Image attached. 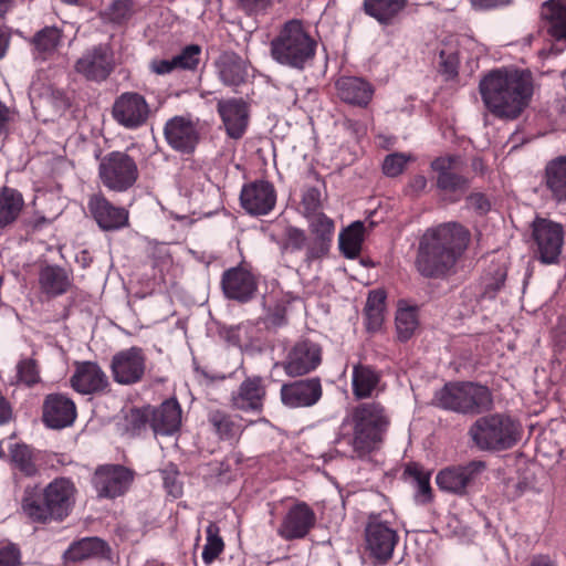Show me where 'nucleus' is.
<instances>
[{
	"instance_id": "nucleus-47",
	"label": "nucleus",
	"mask_w": 566,
	"mask_h": 566,
	"mask_svg": "<svg viewBox=\"0 0 566 566\" xmlns=\"http://www.w3.org/2000/svg\"><path fill=\"white\" fill-rule=\"evenodd\" d=\"M202 49L198 44L186 45L179 54L174 56V63L177 70L191 71L198 70L201 62Z\"/></svg>"
},
{
	"instance_id": "nucleus-46",
	"label": "nucleus",
	"mask_w": 566,
	"mask_h": 566,
	"mask_svg": "<svg viewBox=\"0 0 566 566\" xmlns=\"http://www.w3.org/2000/svg\"><path fill=\"white\" fill-rule=\"evenodd\" d=\"M406 473L411 476L417 488V501L427 504L432 500V489L430 486V474L424 472L421 467L413 463L407 467Z\"/></svg>"
},
{
	"instance_id": "nucleus-31",
	"label": "nucleus",
	"mask_w": 566,
	"mask_h": 566,
	"mask_svg": "<svg viewBox=\"0 0 566 566\" xmlns=\"http://www.w3.org/2000/svg\"><path fill=\"white\" fill-rule=\"evenodd\" d=\"M111 547L99 537H84L70 545L64 558L70 562H81L88 558H109Z\"/></svg>"
},
{
	"instance_id": "nucleus-43",
	"label": "nucleus",
	"mask_w": 566,
	"mask_h": 566,
	"mask_svg": "<svg viewBox=\"0 0 566 566\" xmlns=\"http://www.w3.org/2000/svg\"><path fill=\"white\" fill-rule=\"evenodd\" d=\"M224 549V542L220 536V527L217 523L210 522L206 530V545L202 549L205 564L210 565Z\"/></svg>"
},
{
	"instance_id": "nucleus-28",
	"label": "nucleus",
	"mask_w": 566,
	"mask_h": 566,
	"mask_svg": "<svg viewBox=\"0 0 566 566\" xmlns=\"http://www.w3.org/2000/svg\"><path fill=\"white\" fill-rule=\"evenodd\" d=\"M217 108L224 124L227 134L234 139L241 138L248 125L247 104L242 99L230 98L219 101Z\"/></svg>"
},
{
	"instance_id": "nucleus-17",
	"label": "nucleus",
	"mask_w": 566,
	"mask_h": 566,
	"mask_svg": "<svg viewBox=\"0 0 566 566\" xmlns=\"http://www.w3.org/2000/svg\"><path fill=\"white\" fill-rule=\"evenodd\" d=\"M258 285V276L243 264L228 269L221 277L224 296L239 303H248L254 298Z\"/></svg>"
},
{
	"instance_id": "nucleus-38",
	"label": "nucleus",
	"mask_w": 566,
	"mask_h": 566,
	"mask_svg": "<svg viewBox=\"0 0 566 566\" xmlns=\"http://www.w3.org/2000/svg\"><path fill=\"white\" fill-rule=\"evenodd\" d=\"M24 206L22 195L9 187L0 191V228H4L17 220Z\"/></svg>"
},
{
	"instance_id": "nucleus-64",
	"label": "nucleus",
	"mask_w": 566,
	"mask_h": 566,
	"mask_svg": "<svg viewBox=\"0 0 566 566\" xmlns=\"http://www.w3.org/2000/svg\"><path fill=\"white\" fill-rule=\"evenodd\" d=\"M527 566H558L548 555H535Z\"/></svg>"
},
{
	"instance_id": "nucleus-25",
	"label": "nucleus",
	"mask_w": 566,
	"mask_h": 566,
	"mask_svg": "<svg viewBox=\"0 0 566 566\" xmlns=\"http://www.w3.org/2000/svg\"><path fill=\"white\" fill-rule=\"evenodd\" d=\"M322 395V384L317 377L284 384L280 391L283 405L290 408L314 406Z\"/></svg>"
},
{
	"instance_id": "nucleus-59",
	"label": "nucleus",
	"mask_w": 566,
	"mask_h": 566,
	"mask_svg": "<svg viewBox=\"0 0 566 566\" xmlns=\"http://www.w3.org/2000/svg\"><path fill=\"white\" fill-rule=\"evenodd\" d=\"M467 202L470 208L480 214H484L491 209L489 199L481 192H475L468 196Z\"/></svg>"
},
{
	"instance_id": "nucleus-33",
	"label": "nucleus",
	"mask_w": 566,
	"mask_h": 566,
	"mask_svg": "<svg viewBox=\"0 0 566 566\" xmlns=\"http://www.w3.org/2000/svg\"><path fill=\"white\" fill-rule=\"evenodd\" d=\"M541 17L548 23V32L566 43V0H548L542 4Z\"/></svg>"
},
{
	"instance_id": "nucleus-23",
	"label": "nucleus",
	"mask_w": 566,
	"mask_h": 566,
	"mask_svg": "<svg viewBox=\"0 0 566 566\" xmlns=\"http://www.w3.org/2000/svg\"><path fill=\"white\" fill-rule=\"evenodd\" d=\"M266 385L261 376L247 377L231 394L230 406L232 409L248 412L261 413L266 398Z\"/></svg>"
},
{
	"instance_id": "nucleus-11",
	"label": "nucleus",
	"mask_w": 566,
	"mask_h": 566,
	"mask_svg": "<svg viewBox=\"0 0 566 566\" xmlns=\"http://www.w3.org/2000/svg\"><path fill=\"white\" fill-rule=\"evenodd\" d=\"M203 133V123L190 114L176 115L164 126L167 144L180 154H192L199 145Z\"/></svg>"
},
{
	"instance_id": "nucleus-3",
	"label": "nucleus",
	"mask_w": 566,
	"mask_h": 566,
	"mask_svg": "<svg viewBox=\"0 0 566 566\" xmlns=\"http://www.w3.org/2000/svg\"><path fill=\"white\" fill-rule=\"evenodd\" d=\"M469 239V232L455 222L427 229L420 238L415 261L418 272L430 279L447 276L467 249Z\"/></svg>"
},
{
	"instance_id": "nucleus-22",
	"label": "nucleus",
	"mask_w": 566,
	"mask_h": 566,
	"mask_svg": "<svg viewBox=\"0 0 566 566\" xmlns=\"http://www.w3.org/2000/svg\"><path fill=\"white\" fill-rule=\"evenodd\" d=\"M77 417L75 402L65 394L54 392L45 396L42 405V421L50 429L71 427Z\"/></svg>"
},
{
	"instance_id": "nucleus-7",
	"label": "nucleus",
	"mask_w": 566,
	"mask_h": 566,
	"mask_svg": "<svg viewBox=\"0 0 566 566\" xmlns=\"http://www.w3.org/2000/svg\"><path fill=\"white\" fill-rule=\"evenodd\" d=\"M520 433V424L504 413L480 417L469 429L470 438L483 451L507 450L518 441Z\"/></svg>"
},
{
	"instance_id": "nucleus-49",
	"label": "nucleus",
	"mask_w": 566,
	"mask_h": 566,
	"mask_svg": "<svg viewBox=\"0 0 566 566\" xmlns=\"http://www.w3.org/2000/svg\"><path fill=\"white\" fill-rule=\"evenodd\" d=\"M490 274H492V277L484 279V295L492 298L504 285L507 275L506 266L496 265Z\"/></svg>"
},
{
	"instance_id": "nucleus-56",
	"label": "nucleus",
	"mask_w": 566,
	"mask_h": 566,
	"mask_svg": "<svg viewBox=\"0 0 566 566\" xmlns=\"http://www.w3.org/2000/svg\"><path fill=\"white\" fill-rule=\"evenodd\" d=\"M22 554L18 545L7 544L0 547V566H21Z\"/></svg>"
},
{
	"instance_id": "nucleus-30",
	"label": "nucleus",
	"mask_w": 566,
	"mask_h": 566,
	"mask_svg": "<svg viewBox=\"0 0 566 566\" xmlns=\"http://www.w3.org/2000/svg\"><path fill=\"white\" fill-rule=\"evenodd\" d=\"M336 87L342 101L358 106H367L374 94L373 86L359 77H342L337 81Z\"/></svg>"
},
{
	"instance_id": "nucleus-41",
	"label": "nucleus",
	"mask_w": 566,
	"mask_h": 566,
	"mask_svg": "<svg viewBox=\"0 0 566 566\" xmlns=\"http://www.w3.org/2000/svg\"><path fill=\"white\" fill-rule=\"evenodd\" d=\"M365 226L361 221L353 222L339 234V249L348 259H355L361 251Z\"/></svg>"
},
{
	"instance_id": "nucleus-26",
	"label": "nucleus",
	"mask_w": 566,
	"mask_h": 566,
	"mask_svg": "<svg viewBox=\"0 0 566 566\" xmlns=\"http://www.w3.org/2000/svg\"><path fill=\"white\" fill-rule=\"evenodd\" d=\"M240 200L248 213L264 216L274 208L276 191L269 181L258 180L243 186Z\"/></svg>"
},
{
	"instance_id": "nucleus-16",
	"label": "nucleus",
	"mask_w": 566,
	"mask_h": 566,
	"mask_svg": "<svg viewBox=\"0 0 566 566\" xmlns=\"http://www.w3.org/2000/svg\"><path fill=\"white\" fill-rule=\"evenodd\" d=\"M112 115L120 126L136 129L147 123L150 116V106L142 94L125 92L115 99Z\"/></svg>"
},
{
	"instance_id": "nucleus-42",
	"label": "nucleus",
	"mask_w": 566,
	"mask_h": 566,
	"mask_svg": "<svg viewBox=\"0 0 566 566\" xmlns=\"http://www.w3.org/2000/svg\"><path fill=\"white\" fill-rule=\"evenodd\" d=\"M62 32L55 27H46L36 32L32 44L38 56L45 60L52 55L61 43Z\"/></svg>"
},
{
	"instance_id": "nucleus-39",
	"label": "nucleus",
	"mask_w": 566,
	"mask_h": 566,
	"mask_svg": "<svg viewBox=\"0 0 566 566\" xmlns=\"http://www.w3.org/2000/svg\"><path fill=\"white\" fill-rule=\"evenodd\" d=\"M405 0H365L364 10L380 23H390L403 9Z\"/></svg>"
},
{
	"instance_id": "nucleus-32",
	"label": "nucleus",
	"mask_w": 566,
	"mask_h": 566,
	"mask_svg": "<svg viewBox=\"0 0 566 566\" xmlns=\"http://www.w3.org/2000/svg\"><path fill=\"white\" fill-rule=\"evenodd\" d=\"M381 380V375L369 365L357 364L353 368L352 388L357 399L370 398Z\"/></svg>"
},
{
	"instance_id": "nucleus-34",
	"label": "nucleus",
	"mask_w": 566,
	"mask_h": 566,
	"mask_svg": "<svg viewBox=\"0 0 566 566\" xmlns=\"http://www.w3.org/2000/svg\"><path fill=\"white\" fill-rule=\"evenodd\" d=\"M208 422L221 440L238 441L244 430L237 417L220 409L209 411Z\"/></svg>"
},
{
	"instance_id": "nucleus-2",
	"label": "nucleus",
	"mask_w": 566,
	"mask_h": 566,
	"mask_svg": "<svg viewBox=\"0 0 566 566\" xmlns=\"http://www.w3.org/2000/svg\"><path fill=\"white\" fill-rule=\"evenodd\" d=\"M391 418L379 401H366L350 408L343 419L336 444L346 446L343 452L350 459H361L384 442Z\"/></svg>"
},
{
	"instance_id": "nucleus-14",
	"label": "nucleus",
	"mask_w": 566,
	"mask_h": 566,
	"mask_svg": "<svg viewBox=\"0 0 566 566\" xmlns=\"http://www.w3.org/2000/svg\"><path fill=\"white\" fill-rule=\"evenodd\" d=\"M139 427L151 428L155 434L171 436L181 424V408L176 399H168L159 407H145L135 418Z\"/></svg>"
},
{
	"instance_id": "nucleus-48",
	"label": "nucleus",
	"mask_w": 566,
	"mask_h": 566,
	"mask_svg": "<svg viewBox=\"0 0 566 566\" xmlns=\"http://www.w3.org/2000/svg\"><path fill=\"white\" fill-rule=\"evenodd\" d=\"M418 326L416 311L411 307L399 308L396 314V327L400 340H408Z\"/></svg>"
},
{
	"instance_id": "nucleus-40",
	"label": "nucleus",
	"mask_w": 566,
	"mask_h": 566,
	"mask_svg": "<svg viewBox=\"0 0 566 566\" xmlns=\"http://www.w3.org/2000/svg\"><path fill=\"white\" fill-rule=\"evenodd\" d=\"M365 315L368 331H377L381 327L386 315V293L382 290L369 292Z\"/></svg>"
},
{
	"instance_id": "nucleus-15",
	"label": "nucleus",
	"mask_w": 566,
	"mask_h": 566,
	"mask_svg": "<svg viewBox=\"0 0 566 566\" xmlns=\"http://www.w3.org/2000/svg\"><path fill=\"white\" fill-rule=\"evenodd\" d=\"M485 469V462L480 460H473L460 465H451L437 474L436 482L442 491L464 495L468 489L479 480Z\"/></svg>"
},
{
	"instance_id": "nucleus-21",
	"label": "nucleus",
	"mask_w": 566,
	"mask_h": 566,
	"mask_svg": "<svg viewBox=\"0 0 566 566\" xmlns=\"http://www.w3.org/2000/svg\"><path fill=\"white\" fill-rule=\"evenodd\" d=\"M134 480V472L119 464L101 465L93 476L99 496L114 499L123 495Z\"/></svg>"
},
{
	"instance_id": "nucleus-24",
	"label": "nucleus",
	"mask_w": 566,
	"mask_h": 566,
	"mask_svg": "<svg viewBox=\"0 0 566 566\" xmlns=\"http://www.w3.org/2000/svg\"><path fill=\"white\" fill-rule=\"evenodd\" d=\"M316 524V514L305 502H297L284 515L277 534L286 539L304 538Z\"/></svg>"
},
{
	"instance_id": "nucleus-9",
	"label": "nucleus",
	"mask_w": 566,
	"mask_h": 566,
	"mask_svg": "<svg viewBox=\"0 0 566 566\" xmlns=\"http://www.w3.org/2000/svg\"><path fill=\"white\" fill-rule=\"evenodd\" d=\"M394 527L392 513H371L365 527V549L378 564H386L398 543Z\"/></svg>"
},
{
	"instance_id": "nucleus-51",
	"label": "nucleus",
	"mask_w": 566,
	"mask_h": 566,
	"mask_svg": "<svg viewBox=\"0 0 566 566\" xmlns=\"http://www.w3.org/2000/svg\"><path fill=\"white\" fill-rule=\"evenodd\" d=\"M18 378L21 382L27 386H33L40 380L39 370L35 360L33 359H23L18 366Z\"/></svg>"
},
{
	"instance_id": "nucleus-20",
	"label": "nucleus",
	"mask_w": 566,
	"mask_h": 566,
	"mask_svg": "<svg viewBox=\"0 0 566 566\" xmlns=\"http://www.w3.org/2000/svg\"><path fill=\"white\" fill-rule=\"evenodd\" d=\"M87 209L97 226L104 231H116L129 224V212L115 206L103 192L88 197Z\"/></svg>"
},
{
	"instance_id": "nucleus-27",
	"label": "nucleus",
	"mask_w": 566,
	"mask_h": 566,
	"mask_svg": "<svg viewBox=\"0 0 566 566\" xmlns=\"http://www.w3.org/2000/svg\"><path fill=\"white\" fill-rule=\"evenodd\" d=\"M70 382L72 388L82 395L101 394L109 387L107 375L95 361L76 363Z\"/></svg>"
},
{
	"instance_id": "nucleus-36",
	"label": "nucleus",
	"mask_w": 566,
	"mask_h": 566,
	"mask_svg": "<svg viewBox=\"0 0 566 566\" xmlns=\"http://www.w3.org/2000/svg\"><path fill=\"white\" fill-rule=\"evenodd\" d=\"M39 284L46 295L57 296L67 292L71 280L64 269L57 265H45L39 273Z\"/></svg>"
},
{
	"instance_id": "nucleus-13",
	"label": "nucleus",
	"mask_w": 566,
	"mask_h": 566,
	"mask_svg": "<svg viewBox=\"0 0 566 566\" xmlns=\"http://www.w3.org/2000/svg\"><path fill=\"white\" fill-rule=\"evenodd\" d=\"M534 252L542 263H557L564 243L562 224L544 218H536L532 224Z\"/></svg>"
},
{
	"instance_id": "nucleus-6",
	"label": "nucleus",
	"mask_w": 566,
	"mask_h": 566,
	"mask_svg": "<svg viewBox=\"0 0 566 566\" xmlns=\"http://www.w3.org/2000/svg\"><path fill=\"white\" fill-rule=\"evenodd\" d=\"M438 407L461 415H480L493 407L491 390L472 381L447 382L434 395Z\"/></svg>"
},
{
	"instance_id": "nucleus-19",
	"label": "nucleus",
	"mask_w": 566,
	"mask_h": 566,
	"mask_svg": "<svg viewBox=\"0 0 566 566\" xmlns=\"http://www.w3.org/2000/svg\"><path fill=\"white\" fill-rule=\"evenodd\" d=\"M322 363V348L310 339L297 340L287 352L282 367L286 375L297 377L315 370Z\"/></svg>"
},
{
	"instance_id": "nucleus-37",
	"label": "nucleus",
	"mask_w": 566,
	"mask_h": 566,
	"mask_svg": "<svg viewBox=\"0 0 566 566\" xmlns=\"http://www.w3.org/2000/svg\"><path fill=\"white\" fill-rule=\"evenodd\" d=\"M545 182L554 199L566 201V157H558L547 164Z\"/></svg>"
},
{
	"instance_id": "nucleus-45",
	"label": "nucleus",
	"mask_w": 566,
	"mask_h": 566,
	"mask_svg": "<svg viewBox=\"0 0 566 566\" xmlns=\"http://www.w3.org/2000/svg\"><path fill=\"white\" fill-rule=\"evenodd\" d=\"M307 237L304 230L286 226L277 240L282 253H293L305 248Z\"/></svg>"
},
{
	"instance_id": "nucleus-35",
	"label": "nucleus",
	"mask_w": 566,
	"mask_h": 566,
	"mask_svg": "<svg viewBox=\"0 0 566 566\" xmlns=\"http://www.w3.org/2000/svg\"><path fill=\"white\" fill-rule=\"evenodd\" d=\"M219 78L227 86H239L245 81L244 62L234 53H223L216 62Z\"/></svg>"
},
{
	"instance_id": "nucleus-58",
	"label": "nucleus",
	"mask_w": 566,
	"mask_h": 566,
	"mask_svg": "<svg viewBox=\"0 0 566 566\" xmlns=\"http://www.w3.org/2000/svg\"><path fill=\"white\" fill-rule=\"evenodd\" d=\"M440 67L441 72L447 74V76L454 77L458 74L459 66V56L455 52L450 51L447 52L444 50L440 51Z\"/></svg>"
},
{
	"instance_id": "nucleus-5",
	"label": "nucleus",
	"mask_w": 566,
	"mask_h": 566,
	"mask_svg": "<svg viewBox=\"0 0 566 566\" xmlns=\"http://www.w3.org/2000/svg\"><path fill=\"white\" fill-rule=\"evenodd\" d=\"M317 43L298 20H290L271 41V56L277 63L303 70L316 52Z\"/></svg>"
},
{
	"instance_id": "nucleus-29",
	"label": "nucleus",
	"mask_w": 566,
	"mask_h": 566,
	"mask_svg": "<svg viewBox=\"0 0 566 566\" xmlns=\"http://www.w3.org/2000/svg\"><path fill=\"white\" fill-rule=\"evenodd\" d=\"M308 219L311 231L316 235L315 242L306 250V260L312 261L326 252V242L331 241L335 226L334 221L322 212L311 214Z\"/></svg>"
},
{
	"instance_id": "nucleus-53",
	"label": "nucleus",
	"mask_w": 566,
	"mask_h": 566,
	"mask_svg": "<svg viewBox=\"0 0 566 566\" xmlns=\"http://www.w3.org/2000/svg\"><path fill=\"white\" fill-rule=\"evenodd\" d=\"M134 13V3L132 0H116L109 7L108 17L115 23L127 21Z\"/></svg>"
},
{
	"instance_id": "nucleus-61",
	"label": "nucleus",
	"mask_w": 566,
	"mask_h": 566,
	"mask_svg": "<svg viewBox=\"0 0 566 566\" xmlns=\"http://www.w3.org/2000/svg\"><path fill=\"white\" fill-rule=\"evenodd\" d=\"M427 178L422 175H416L408 181L405 193L410 197H418L427 187Z\"/></svg>"
},
{
	"instance_id": "nucleus-55",
	"label": "nucleus",
	"mask_w": 566,
	"mask_h": 566,
	"mask_svg": "<svg viewBox=\"0 0 566 566\" xmlns=\"http://www.w3.org/2000/svg\"><path fill=\"white\" fill-rule=\"evenodd\" d=\"M407 161L408 159L403 154H390L384 160L382 171L388 177H396L405 170Z\"/></svg>"
},
{
	"instance_id": "nucleus-50",
	"label": "nucleus",
	"mask_w": 566,
	"mask_h": 566,
	"mask_svg": "<svg viewBox=\"0 0 566 566\" xmlns=\"http://www.w3.org/2000/svg\"><path fill=\"white\" fill-rule=\"evenodd\" d=\"M289 304V300H281L269 310L265 318L268 327L279 328L287 324L286 313Z\"/></svg>"
},
{
	"instance_id": "nucleus-44",
	"label": "nucleus",
	"mask_w": 566,
	"mask_h": 566,
	"mask_svg": "<svg viewBox=\"0 0 566 566\" xmlns=\"http://www.w3.org/2000/svg\"><path fill=\"white\" fill-rule=\"evenodd\" d=\"M11 459L14 467L25 476L38 473L34 453L28 446L15 444L11 450Z\"/></svg>"
},
{
	"instance_id": "nucleus-60",
	"label": "nucleus",
	"mask_w": 566,
	"mask_h": 566,
	"mask_svg": "<svg viewBox=\"0 0 566 566\" xmlns=\"http://www.w3.org/2000/svg\"><path fill=\"white\" fill-rule=\"evenodd\" d=\"M149 70L157 75H166L177 70L172 59H154L149 63Z\"/></svg>"
},
{
	"instance_id": "nucleus-18",
	"label": "nucleus",
	"mask_w": 566,
	"mask_h": 566,
	"mask_svg": "<svg viewBox=\"0 0 566 566\" xmlns=\"http://www.w3.org/2000/svg\"><path fill=\"white\" fill-rule=\"evenodd\" d=\"M147 357L140 347L133 346L116 353L111 363L113 378L120 385L140 381L146 371Z\"/></svg>"
},
{
	"instance_id": "nucleus-10",
	"label": "nucleus",
	"mask_w": 566,
	"mask_h": 566,
	"mask_svg": "<svg viewBox=\"0 0 566 566\" xmlns=\"http://www.w3.org/2000/svg\"><path fill=\"white\" fill-rule=\"evenodd\" d=\"M436 172L437 188L448 197L451 202L461 199L470 187V180L463 175L464 160L459 155L437 157L430 165Z\"/></svg>"
},
{
	"instance_id": "nucleus-8",
	"label": "nucleus",
	"mask_w": 566,
	"mask_h": 566,
	"mask_svg": "<svg viewBox=\"0 0 566 566\" xmlns=\"http://www.w3.org/2000/svg\"><path fill=\"white\" fill-rule=\"evenodd\" d=\"M98 179L111 192H126L139 179L138 164L127 151H109L98 160Z\"/></svg>"
},
{
	"instance_id": "nucleus-1",
	"label": "nucleus",
	"mask_w": 566,
	"mask_h": 566,
	"mask_svg": "<svg viewBox=\"0 0 566 566\" xmlns=\"http://www.w3.org/2000/svg\"><path fill=\"white\" fill-rule=\"evenodd\" d=\"M485 108L496 118L513 120L528 106L534 91L528 70L502 67L488 73L479 85Z\"/></svg>"
},
{
	"instance_id": "nucleus-54",
	"label": "nucleus",
	"mask_w": 566,
	"mask_h": 566,
	"mask_svg": "<svg viewBox=\"0 0 566 566\" xmlns=\"http://www.w3.org/2000/svg\"><path fill=\"white\" fill-rule=\"evenodd\" d=\"M302 206L307 218H310L311 214L318 213L322 207V195L319 189L315 187L306 188L303 193Z\"/></svg>"
},
{
	"instance_id": "nucleus-62",
	"label": "nucleus",
	"mask_w": 566,
	"mask_h": 566,
	"mask_svg": "<svg viewBox=\"0 0 566 566\" xmlns=\"http://www.w3.org/2000/svg\"><path fill=\"white\" fill-rule=\"evenodd\" d=\"M14 113L4 103L0 102V137L7 135Z\"/></svg>"
},
{
	"instance_id": "nucleus-52",
	"label": "nucleus",
	"mask_w": 566,
	"mask_h": 566,
	"mask_svg": "<svg viewBox=\"0 0 566 566\" xmlns=\"http://www.w3.org/2000/svg\"><path fill=\"white\" fill-rule=\"evenodd\" d=\"M164 485L167 492L174 497H179L182 493V485L178 481V469L174 464L167 465L160 471Z\"/></svg>"
},
{
	"instance_id": "nucleus-63",
	"label": "nucleus",
	"mask_w": 566,
	"mask_h": 566,
	"mask_svg": "<svg viewBox=\"0 0 566 566\" xmlns=\"http://www.w3.org/2000/svg\"><path fill=\"white\" fill-rule=\"evenodd\" d=\"M51 97L57 109H66L70 107V101L63 90L50 87Z\"/></svg>"
},
{
	"instance_id": "nucleus-12",
	"label": "nucleus",
	"mask_w": 566,
	"mask_h": 566,
	"mask_svg": "<svg viewBox=\"0 0 566 566\" xmlns=\"http://www.w3.org/2000/svg\"><path fill=\"white\" fill-rule=\"evenodd\" d=\"M114 51L107 43H99L86 49L76 60L74 70L85 80L101 83L115 70Z\"/></svg>"
},
{
	"instance_id": "nucleus-4",
	"label": "nucleus",
	"mask_w": 566,
	"mask_h": 566,
	"mask_svg": "<svg viewBox=\"0 0 566 566\" xmlns=\"http://www.w3.org/2000/svg\"><path fill=\"white\" fill-rule=\"evenodd\" d=\"M77 495V486L71 478L57 476L44 488L27 486L21 509L32 523H62L72 514Z\"/></svg>"
},
{
	"instance_id": "nucleus-57",
	"label": "nucleus",
	"mask_w": 566,
	"mask_h": 566,
	"mask_svg": "<svg viewBox=\"0 0 566 566\" xmlns=\"http://www.w3.org/2000/svg\"><path fill=\"white\" fill-rule=\"evenodd\" d=\"M238 7L249 15L263 14L272 7L274 0H237Z\"/></svg>"
}]
</instances>
